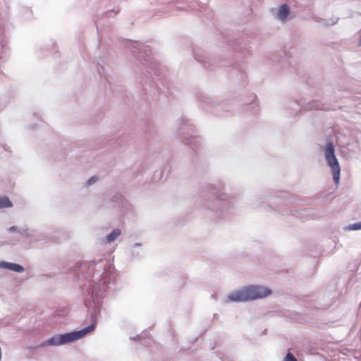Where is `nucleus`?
Listing matches in <instances>:
<instances>
[{"mask_svg":"<svg viewBox=\"0 0 361 361\" xmlns=\"http://www.w3.org/2000/svg\"><path fill=\"white\" fill-rule=\"evenodd\" d=\"M0 266L1 267H6L7 269H11L17 272H22L24 271V268L22 266L17 264L2 262L0 264Z\"/></svg>","mask_w":361,"mask_h":361,"instance_id":"nucleus-4","label":"nucleus"},{"mask_svg":"<svg viewBox=\"0 0 361 361\" xmlns=\"http://www.w3.org/2000/svg\"><path fill=\"white\" fill-rule=\"evenodd\" d=\"M9 231H17V227H16V226H11V227L9 228Z\"/></svg>","mask_w":361,"mask_h":361,"instance_id":"nucleus-11","label":"nucleus"},{"mask_svg":"<svg viewBox=\"0 0 361 361\" xmlns=\"http://www.w3.org/2000/svg\"><path fill=\"white\" fill-rule=\"evenodd\" d=\"M92 320L93 322L91 325L80 331L60 334L51 337L46 342V345H60L82 338L87 334L94 330L97 324L96 317L92 316Z\"/></svg>","mask_w":361,"mask_h":361,"instance_id":"nucleus-2","label":"nucleus"},{"mask_svg":"<svg viewBox=\"0 0 361 361\" xmlns=\"http://www.w3.org/2000/svg\"><path fill=\"white\" fill-rule=\"evenodd\" d=\"M283 361H297V359L294 357L293 354L288 353L284 357Z\"/></svg>","mask_w":361,"mask_h":361,"instance_id":"nucleus-9","label":"nucleus"},{"mask_svg":"<svg viewBox=\"0 0 361 361\" xmlns=\"http://www.w3.org/2000/svg\"><path fill=\"white\" fill-rule=\"evenodd\" d=\"M96 180H97L96 178L92 177L91 178L89 179L88 184L91 185L92 183H94L96 181Z\"/></svg>","mask_w":361,"mask_h":361,"instance_id":"nucleus-10","label":"nucleus"},{"mask_svg":"<svg viewBox=\"0 0 361 361\" xmlns=\"http://www.w3.org/2000/svg\"><path fill=\"white\" fill-rule=\"evenodd\" d=\"M271 293V290L267 287L248 286L231 293L228 295V300L230 302H245L262 298Z\"/></svg>","mask_w":361,"mask_h":361,"instance_id":"nucleus-1","label":"nucleus"},{"mask_svg":"<svg viewBox=\"0 0 361 361\" xmlns=\"http://www.w3.org/2000/svg\"><path fill=\"white\" fill-rule=\"evenodd\" d=\"M12 207V203L7 197H0V209L11 207Z\"/></svg>","mask_w":361,"mask_h":361,"instance_id":"nucleus-7","label":"nucleus"},{"mask_svg":"<svg viewBox=\"0 0 361 361\" xmlns=\"http://www.w3.org/2000/svg\"><path fill=\"white\" fill-rule=\"evenodd\" d=\"M121 234V231L118 228L114 229L109 235L106 237L108 243L113 242Z\"/></svg>","mask_w":361,"mask_h":361,"instance_id":"nucleus-6","label":"nucleus"},{"mask_svg":"<svg viewBox=\"0 0 361 361\" xmlns=\"http://www.w3.org/2000/svg\"><path fill=\"white\" fill-rule=\"evenodd\" d=\"M289 13V8L286 4H283L279 9L278 18L282 20H285Z\"/></svg>","mask_w":361,"mask_h":361,"instance_id":"nucleus-5","label":"nucleus"},{"mask_svg":"<svg viewBox=\"0 0 361 361\" xmlns=\"http://www.w3.org/2000/svg\"><path fill=\"white\" fill-rule=\"evenodd\" d=\"M324 155L328 165L331 169L334 180L336 183H338L341 168L338 159L335 156V149L331 142L326 144L324 149Z\"/></svg>","mask_w":361,"mask_h":361,"instance_id":"nucleus-3","label":"nucleus"},{"mask_svg":"<svg viewBox=\"0 0 361 361\" xmlns=\"http://www.w3.org/2000/svg\"><path fill=\"white\" fill-rule=\"evenodd\" d=\"M348 228L350 230H360L361 229V222L350 224L348 226Z\"/></svg>","mask_w":361,"mask_h":361,"instance_id":"nucleus-8","label":"nucleus"}]
</instances>
